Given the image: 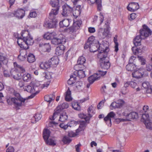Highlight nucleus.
Masks as SVG:
<instances>
[{"mask_svg":"<svg viewBox=\"0 0 152 152\" xmlns=\"http://www.w3.org/2000/svg\"><path fill=\"white\" fill-rule=\"evenodd\" d=\"M21 34V37L18 38L17 43L21 48L28 49V45H32L34 43L33 38L30 36L28 30L22 31Z\"/></svg>","mask_w":152,"mask_h":152,"instance_id":"f257e3e1","label":"nucleus"},{"mask_svg":"<svg viewBox=\"0 0 152 152\" xmlns=\"http://www.w3.org/2000/svg\"><path fill=\"white\" fill-rule=\"evenodd\" d=\"M151 31L149 28L145 25H144L142 30L140 31V35L137 36L134 40V44L135 46L141 45L142 39H144L151 35Z\"/></svg>","mask_w":152,"mask_h":152,"instance_id":"f03ea898","label":"nucleus"},{"mask_svg":"<svg viewBox=\"0 0 152 152\" xmlns=\"http://www.w3.org/2000/svg\"><path fill=\"white\" fill-rule=\"evenodd\" d=\"M14 94L15 97L11 98V101L14 106L16 108L23 106L26 99L22 98L18 93H15Z\"/></svg>","mask_w":152,"mask_h":152,"instance_id":"7ed1b4c3","label":"nucleus"},{"mask_svg":"<svg viewBox=\"0 0 152 152\" xmlns=\"http://www.w3.org/2000/svg\"><path fill=\"white\" fill-rule=\"evenodd\" d=\"M95 37L93 36L90 37L88 39L87 42L84 46L85 49L89 48L91 52H95L99 50L98 45H96L94 43Z\"/></svg>","mask_w":152,"mask_h":152,"instance_id":"20e7f679","label":"nucleus"},{"mask_svg":"<svg viewBox=\"0 0 152 152\" xmlns=\"http://www.w3.org/2000/svg\"><path fill=\"white\" fill-rule=\"evenodd\" d=\"M97 57L100 59V66L102 68L107 69L110 66L109 58L107 56H102L101 54L97 55Z\"/></svg>","mask_w":152,"mask_h":152,"instance_id":"39448f33","label":"nucleus"},{"mask_svg":"<svg viewBox=\"0 0 152 152\" xmlns=\"http://www.w3.org/2000/svg\"><path fill=\"white\" fill-rule=\"evenodd\" d=\"M98 45L99 46V53L98 55L101 54L102 56H107V53L109 51L108 46L107 42H103L101 44H99V42Z\"/></svg>","mask_w":152,"mask_h":152,"instance_id":"423d86ee","label":"nucleus"},{"mask_svg":"<svg viewBox=\"0 0 152 152\" xmlns=\"http://www.w3.org/2000/svg\"><path fill=\"white\" fill-rule=\"evenodd\" d=\"M69 107V105L67 103H63L61 105H58L57 107L56 110L54 113L53 116L50 119L51 120H53L56 117L57 115H59V113L64 109L67 108Z\"/></svg>","mask_w":152,"mask_h":152,"instance_id":"0eeeda50","label":"nucleus"},{"mask_svg":"<svg viewBox=\"0 0 152 152\" xmlns=\"http://www.w3.org/2000/svg\"><path fill=\"white\" fill-rule=\"evenodd\" d=\"M57 62V59H55V57H52L48 61L41 63L40 66L41 69H45L50 68L51 65L56 64Z\"/></svg>","mask_w":152,"mask_h":152,"instance_id":"6e6552de","label":"nucleus"},{"mask_svg":"<svg viewBox=\"0 0 152 152\" xmlns=\"http://www.w3.org/2000/svg\"><path fill=\"white\" fill-rule=\"evenodd\" d=\"M37 88V87L35 86H31L28 85L24 88V91H26L28 92L33 94L34 95L31 97L33 98L35 95L39 92V91L36 90Z\"/></svg>","mask_w":152,"mask_h":152,"instance_id":"1a4fd4ad","label":"nucleus"},{"mask_svg":"<svg viewBox=\"0 0 152 152\" xmlns=\"http://www.w3.org/2000/svg\"><path fill=\"white\" fill-rule=\"evenodd\" d=\"M63 12L62 15L65 17L67 16L71 12L72 8L67 4H65L62 6Z\"/></svg>","mask_w":152,"mask_h":152,"instance_id":"9d476101","label":"nucleus"},{"mask_svg":"<svg viewBox=\"0 0 152 152\" xmlns=\"http://www.w3.org/2000/svg\"><path fill=\"white\" fill-rule=\"evenodd\" d=\"M50 21H45L44 23V26L47 28H52L56 27L57 22L56 19H50Z\"/></svg>","mask_w":152,"mask_h":152,"instance_id":"9b49d317","label":"nucleus"},{"mask_svg":"<svg viewBox=\"0 0 152 152\" xmlns=\"http://www.w3.org/2000/svg\"><path fill=\"white\" fill-rule=\"evenodd\" d=\"M82 23V21L80 20L74 22L72 26L70 28V31L73 32L79 29L80 28Z\"/></svg>","mask_w":152,"mask_h":152,"instance_id":"f8f14e48","label":"nucleus"},{"mask_svg":"<svg viewBox=\"0 0 152 152\" xmlns=\"http://www.w3.org/2000/svg\"><path fill=\"white\" fill-rule=\"evenodd\" d=\"M86 59L85 57L81 56L80 57L77 61V64H76L74 67L75 69H76L78 68H82L84 66L83 65L86 62Z\"/></svg>","mask_w":152,"mask_h":152,"instance_id":"ddd939ff","label":"nucleus"},{"mask_svg":"<svg viewBox=\"0 0 152 152\" xmlns=\"http://www.w3.org/2000/svg\"><path fill=\"white\" fill-rule=\"evenodd\" d=\"M66 42L65 38L62 37L61 38L56 37L54 36V38L51 40V42L52 44L55 45H58L65 42Z\"/></svg>","mask_w":152,"mask_h":152,"instance_id":"4468645a","label":"nucleus"},{"mask_svg":"<svg viewBox=\"0 0 152 152\" xmlns=\"http://www.w3.org/2000/svg\"><path fill=\"white\" fill-rule=\"evenodd\" d=\"M139 8V5L137 3L132 2L127 7L128 10L131 12H134Z\"/></svg>","mask_w":152,"mask_h":152,"instance_id":"2eb2a0df","label":"nucleus"},{"mask_svg":"<svg viewBox=\"0 0 152 152\" xmlns=\"http://www.w3.org/2000/svg\"><path fill=\"white\" fill-rule=\"evenodd\" d=\"M59 8L58 7L57 8L54 7L51 10L49 13V18L50 19H56V16L58 14Z\"/></svg>","mask_w":152,"mask_h":152,"instance_id":"dca6fc26","label":"nucleus"},{"mask_svg":"<svg viewBox=\"0 0 152 152\" xmlns=\"http://www.w3.org/2000/svg\"><path fill=\"white\" fill-rule=\"evenodd\" d=\"M25 14V10L22 9L18 10L16 11L15 12L13 13L15 16L19 19H22L24 16Z\"/></svg>","mask_w":152,"mask_h":152,"instance_id":"f3484780","label":"nucleus"},{"mask_svg":"<svg viewBox=\"0 0 152 152\" xmlns=\"http://www.w3.org/2000/svg\"><path fill=\"white\" fill-rule=\"evenodd\" d=\"M110 23V20H107L104 26V28L103 29V37H106L108 35L109 32V28Z\"/></svg>","mask_w":152,"mask_h":152,"instance_id":"a211bd4d","label":"nucleus"},{"mask_svg":"<svg viewBox=\"0 0 152 152\" xmlns=\"http://www.w3.org/2000/svg\"><path fill=\"white\" fill-rule=\"evenodd\" d=\"M10 72L11 76L14 79L17 80L20 79L21 74L17 71L16 69L11 70Z\"/></svg>","mask_w":152,"mask_h":152,"instance_id":"6ab92c4d","label":"nucleus"},{"mask_svg":"<svg viewBox=\"0 0 152 152\" xmlns=\"http://www.w3.org/2000/svg\"><path fill=\"white\" fill-rule=\"evenodd\" d=\"M144 74L143 70L139 69L133 72L132 75L133 77L138 78L142 77Z\"/></svg>","mask_w":152,"mask_h":152,"instance_id":"aec40b11","label":"nucleus"},{"mask_svg":"<svg viewBox=\"0 0 152 152\" xmlns=\"http://www.w3.org/2000/svg\"><path fill=\"white\" fill-rule=\"evenodd\" d=\"M39 47L41 48L44 52H49L51 49V47L49 43H40Z\"/></svg>","mask_w":152,"mask_h":152,"instance_id":"412c9836","label":"nucleus"},{"mask_svg":"<svg viewBox=\"0 0 152 152\" xmlns=\"http://www.w3.org/2000/svg\"><path fill=\"white\" fill-rule=\"evenodd\" d=\"M81 5L76 6L75 9L73 11V15L76 18L79 16L81 12Z\"/></svg>","mask_w":152,"mask_h":152,"instance_id":"4be33fe9","label":"nucleus"},{"mask_svg":"<svg viewBox=\"0 0 152 152\" xmlns=\"http://www.w3.org/2000/svg\"><path fill=\"white\" fill-rule=\"evenodd\" d=\"M88 3L91 4L96 3L97 6L98 10H100L102 8V1L101 0H87Z\"/></svg>","mask_w":152,"mask_h":152,"instance_id":"5701e85b","label":"nucleus"},{"mask_svg":"<svg viewBox=\"0 0 152 152\" xmlns=\"http://www.w3.org/2000/svg\"><path fill=\"white\" fill-rule=\"evenodd\" d=\"M127 118H126V120L125 121H131V119H136L138 117L137 114L135 112H132L129 114L127 115Z\"/></svg>","mask_w":152,"mask_h":152,"instance_id":"b1692460","label":"nucleus"},{"mask_svg":"<svg viewBox=\"0 0 152 152\" xmlns=\"http://www.w3.org/2000/svg\"><path fill=\"white\" fill-rule=\"evenodd\" d=\"M71 21V19H67L63 20L62 21L60 22L59 23V24L60 27H68L69 26Z\"/></svg>","mask_w":152,"mask_h":152,"instance_id":"393cba45","label":"nucleus"},{"mask_svg":"<svg viewBox=\"0 0 152 152\" xmlns=\"http://www.w3.org/2000/svg\"><path fill=\"white\" fill-rule=\"evenodd\" d=\"M82 68H78L77 69H75L76 70L77 76L80 78H82L85 77V71L83 70V69Z\"/></svg>","mask_w":152,"mask_h":152,"instance_id":"a878e982","label":"nucleus"},{"mask_svg":"<svg viewBox=\"0 0 152 152\" xmlns=\"http://www.w3.org/2000/svg\"><path fill=\"white\" fill-rule=\"evenodd\" d=\"M56 139L54 137L50 138L46 140L45 142L48 145L54 146L56 145Z\"/></svg>","mask_w":152,"mask_h":152,"instance_id":"bb28decb","label":"nucleus"},{"mask_svg":"<svg viewBox=\"0 0 152 152\" xmlns=\"http://www.w3.org/2000/svg\"><path fill=\"white\" fill-rule=\"evenodd\" d=\"M56 35V33L54 32L51 33L48 32L44 35V38L47 40L51 39L52 40Z\"/></svg>","mask_w":152,"mask_h":152,"instance_id":"cd10ccee","label":"nucleus"},{"mask_svg":"<svg viewBox=\"0 0 152 152\" xmlns=\"http://www.w3.org/2000/svg\"><path fill=\"white\" fill-rule=\"evenodd\" d=\"M22 79L25 82H29L31 80V75L28 73H25L23 75Z\"/></svg>","mask_w":152,"mask_h":152,"instance_id":"c85d7f7f","label":"nucleus"},{"mask_svg":"<svg viewBox=\"0 0 152 152\" xmlns=\"http://www.w3.org/2000/svg\"><path fill=\"white\" fill-rule=\"evenodd\" d=\"M42 117V115L40 113H37L31 119V122L35 123L36 121L40 120Z\"/></svg>","mask_w":152,"mask_h":152,"instance_id":"c756f323","label":"nucleus"},{"mask_svg":"<svg viewBox=\"0 0 152 152\" xmlns=\"http://www.w3.org/2000/svg\"><path fill=\"white\" fill-rule=\"evenodd\" d=\"M60 115L59 121L61 122H64L66 121L68 118V116L66 113L65 112L61 114H59V115H57L56 117Z\"/></svg>","mask_w":152,"mask_h":152,"instance_id":"7c9ffc66","label":"nucleus"},{"mask_svg":"<svg viewBox=\"0 0 152 152\" xmlns=\"http://www.w3.org/2000/svg\"><path fill=\"white\" fill-rule=\"evenodd\" d=\"M65 100L66 101H70L72 100L71 91L69 88H68L65 94Z\"/></svg>","mask_w":152,"mask_h":152,"instance_id":"2f4dec72","label":"nucleus"},{"mask_svg":"<svg viewBox=\"0 0 152 152\" xmlns=\"http://www.w3.org/2000/svg\"><path fill=\"white\" fill-rule=\"evenodd\" d=\"M50 132L48 129H45L43 132V137L44 140H48L50 136Z\"/></svg>","mask_w":152,"mask_h":152,"instance_id":"473e14b6","label":"nucleus"},{"mask_svg":"<svg viewBox=\"0 0 152 152\" xmlns=\"http://www.w3.org/2000/svg\"><path fill=\"white\" fill-rule=\"evenodd\" d=\"M83 87L82 82L79 81L76 82L75 84V89L78 91H81L83 90Z\"/></svg>","mask_w":152,"mask_h":152,"instance_id":"72a5a7b5","label":"nucleus"},{"mask_svg":"<svg viewBox=\"0 0 152 152\" xmlns=\"http://www.w3.org/2000/svg\"><path fill=\"white\" fill-rule=\"evenodd\" d=\"M44 98L46 101L50 102L54 100L55 97L53 94H50V95L45 96Z\"/></svg>","mask_w":152,"mask_h":152,"instance_id":"f704fd0d","label":"nucleus"},{"mask_svg":"<svg viewBox=\"0 0 152 152\" xmlns=\"http://www.w3.org/2000/svg\"><path fill=\"white\" fill-rule=\"evenodd\" d=\"M27 60L30 63H33L35 61L34 55L32 53H29L27 57Z\"/></svg>","mask_w":152,"mask_h":152,"instance_id":"c9c22d12","label":"nucleus"},{"mask_svg":"<svg viewBox=\"0 0 152 152\" xmlns=\"http://www.w3.org/2000/svg\"><path fill=\"white\" fill-rule=\"evenodd\" d=\"M0 61L2 62L4 64H6L8 62L7 58L2 53H0Z\"/></svg>","mask_w":152,"mask_h":152,"instance_id":"e433bc0d","label":"nucleus"},{"mask_svg":"<svg viewBox=\"0 0 152 152\" xmlns=\"http://www.w3.org/2000/svg\"><path fill=\"white\" fill-rule=\"evenodd\" d=\"M135 68V66L133 63H129L126 66V69L128 71H133Z\"/></svg>","mask_w":152,"mask_h":152,"instance_id":"4c0bfd02","label":"nucleus"},{"mask_svg":"<svg viewBox=\"0 0 152 152\" xmlns=\"http://www.w3.org/2000/svg\"><path fill=\"white\" fill-rule=\"evenodd\" d=\"M97 80H98V79L96 77V75L95 74L88 78L89 82L91 83H93L95 81Z\"/></svg>","mask_w":152,"mask_h":152,"instance_id":"58836bf2","label":"nucleus"},{"mask_svg":"<svg viewBox=\"0 0 152 152\" xmlns=\"http://www.w3.org/2000/svg\"><path fill=\"white\" fill-rule=\"evenodd\" d=\"M50 3L52 7L55 8H57L58 7L59 8V1L58 0H51Z\"/></svg>","mask_w":152,"mask_h":152,"instance_id":"ea45409f","label":"nucleus"},{"mask_svg":"<svg viewBox=\"0 0 152 152\" xmlns=\"http://www.w3.org/2000/svg\"><path fill=\"white\" fill-rule=\"evenodd\" d=\"M76 80V75H71L68 81V83L69 85L75 83Z\"/></svg>","mask_w":152,"mask_h":152,"instance_id":"a19ab883","label":"nucleus"},{"mask_svg":"<svg viewBox=\"0 0 152 152\" xmlns=\"http://www.w3.org/2000/svg\"><path fill=\"white\" fill-rule=\"evenodd\" d=\"M52 73L49 72H43L42 75V77H45V79L48 80H50L51 78Z\"/></svg>","mask_w":152,"mask_h":152,"instance_id":"79ce46f5","label":"nucleus"},{"mask_svg":"<svg viewBox=\"0 0 152 152\" xmlns=\"http://www.w3.org/2000/svg\"><path fill=\"white\" fill-rule=\"evenodd\" d=\"M106 73V71H103L101 70H99L96 73H95V74L96 75V77L98 80H99L101 76H103L105 75Z\"/></svg>","mask_w":152,"mask_h":152,"instance_id":"37998d69","label":"nucleus"},{"mask_svg":"<svg viewBox=\"0 0 152 152\" xmlns=\"http://www.w3.org/2000/svg\"><path fill=\"white\" fill-rule=\"evenodd\" d=\"M144 124L147 129L152 130V122L151 121H146L144 122Z\"/></svg>","mask_w":152,"mask_h":152,"instance_id":"c03bdc74","label":"nucleus"},{"mask_svg":"<svg viewBox=\"0 0 152 152\" xmlns=\"http://www.w3.org/2000/svg\"><path fill=\"white\" fill-rule=\"evenodd\" d=\"M15 66L17 68V69H19L20 71L22 73H23L26 72V71L24 68L22 66L18 64L16 62H14V63Z\"/></svg>","mask_w":152,"mask_h":152,"instance_id":"a18cd8bd","label":"nucleus"},{"mask_svg":"<svg viewBox=\"0 0 152 152\" xmlns=\"http://www.w3.org/2000/svg\"><path fill=\"white\" fill-rule=\"evenodd\" d=\"M117 37L118 36L117 35H116L115 36L114 38V41L115 43V50L116 52H117L118 50V44L117 42Z\"/></svg>","mask_w":152,"mask_h":152,"instance_id":"49530a36","label":"nucleus"},{"mask_svg":"<svg viewBox=\"0 0 152 152\" xmlns=\"http://www.w3.org/2000/svg\"><path fill=\"white\" fill-rule=\"evenodd\" d=\"M78 115L80 118L84 119L86 121L89 120L90 118L89 116L87 115L84 114H80Z\"/></svg>","mask_w":152,"mask_h":152,"instance_id":"de8ad7c7","label":"nucleus"},{"mask_svg":"<svg viewBox=\"0 0 152 152\" xmlns=\"http://www.w3.org/2000/svg\"><path fill=\"white\" fill-rule=\"evenodd\" d=\"M104 119L108 126H111V119L109 118L107 115L104 118Z\"/></svg>","mask_w":152,"mask_h":152,"instance_id":"09e8293b","label":"nucleus"},{"mask_svg":"<svg viewBox=\"0 0 152 152\" xmlns=\"http://www.w3.org/2000/svg\"><path fill=\"white\" fill-rule=\"evenodd\" d=\"M72 107L76 110H79L80 109V106L78 102H73L72 104Z\"/></svg>","mask_w":152,"mask_h":152,"instance_id":"8fccbe9b","label":"nucleus"},{"mask_svg":"<svg viewBox=\"0 0 152 152\" xmlns=\"http://www.w3.org/2000/svg\"><path fill=\"white\" fill-rule=\"evenodd\" d=\"M117 108H119V105H118L116 102H113L110 105V108L111 110H113V109Z\"/></svg>","mask_w":152,"mask_h":152,"instance_id":"3c124183","label":"nucleus"},{"mask_svg":"<svg viewBox=\"0 0 152 152\" xmlns=\"http://www.w3.org/2000/svg\"><path fill=\"white\" fill-rule=\"evenodd\" d=\"M103 29L102 28H100L98 30V36L101 39H104L105 37H103Z\"/></svg>","mask_w":152,"mask_h":152,"instance_id":"603ef678","label":"nucleus"},{"mask_svg":"<svg viewBox=\"0 0 152 152\" xmlns=\"http://www.w3.org/2000/svg\"><path fill=\"white\" fill-rule=\"evenodd\" d=\"M142 118L144 120V122L146 121L149 120V115L148 114L146 113H145L144 114H142Z\"/></svg>","mask_w":152,"mask_h":152,"instance_id":"864d4df0","label":"nucleus"},{"mask_svg":"<svg viewBox=\"0 0 152 152\" xmlns=\"http://www.w3.org/2000/svg\"><path fill=\"white\" fill-rule=\"evenodd\" d=\"M93 108V107L92 106H91L89 107L88 110V115L89 116L90 118H91L92 117V115L91 113H93V111H91L92 110Z\"/></svg>","mask_w":152,"mask_h":152,"instance_id":"5fc2aeb1","label":"nucleus"},{"mask_svg":"<svg viewBox=\"0 0 152 152\" xmlns=\"http://www.w3.org/2000/svg\"><path fill=\"white\" fill-rule=\"evenodd\" d=\"M63 141L65 144L69 143H70L71 140L69 137H64L63 139Z\"/></svg>","mask_w":152,"mask_h":152,"instance_id":"6e6d98bb","label":"nucleus"},{"mask_svg":"<svg viewBox=\"0 0 152 152\" xmlns=\"http://www.w3.org/2000/svg\"><path fill=\"white\" fill-rule=\"evenodd\" d=\"M85 121H81L80 122V125L79 127L83 130L84 127L86 126V122Z\"/></svg>","mask_w":152,"mask_h":152,"instance_id":"4d7b16f0","label":"nucleus"},{"mask_svg":"<svg viewBox=\"0 0 152 152\" xmlns=\"http://www.w3.org/2000/svg\"><path fill=\"white\" fill-rule=\"evenodd\" d=\"M59 48H58L57 47L56 48V49L55 54L58 56L61 55L64 53L60 50Z\"/></svg>","mask_w":152,"mask_h":152,"instance_id":"13d9d810","label":"nucleus"},{"mask_svg":"<svg viewBox=\"0 0 152 152\" xmlns=\"http://www.w3.org/2000/svg\"><path fill=\"white\" fill-rule=\"evenodd\" d=\"M23 49L24 50H20L19 55L22 56H23L26 57V58L27 56H26V49Z\"/></svg>","mask_w":152,"mask_h":152,"instance_id":"bf43d9fd","label":"nucleus"},{"mask_svg":"<svg viewBox=\"0 0 152 152\" xmlns=\"http://www.w3.org/2000/svg\"><path fill=\"white\" fill-rule=\"evenodd\" d=\"M142 86L145 88L147 89V88L150 87L151 86L150 85L149 83L148 82H144L142 84Z\"/></svg>","mask_w":152,"mask_h":152,"instance_id":"052dcab7","label":"nucleus"},{"mask_svg":"<svg viewBox=\"0 0 152 152\" xmlns=\"http://www.w3.org/2000/svg\"><path fill=\"white\" fill-rule=\"evenodd\" d=\"M118 105H119V108H121L124 104V102L122 99H119L116 102Z\"/></svg>","mask_w":152,"mask_h":152,"instance_id":"680f3d73","label":"nucleus"},{"mask_svg":"<svg viewBox=\"0 0 152 152\" xmlns=\"http://www.w3.org/2000/svg\"><path fill=\"white\" fill-rule=\"evenodd\" d=\"M76 122L74 121H70V122H69L67 124V126L68 127H71L74 126V125H76Z\"/></svg>","mask_w":152,"mask_h":152,"instance_id":"e2e57ef3","label":"nucleus"},{"mask_svg":"<svg viewBox=\"0 0 152 152\" xmlns=\"http://www.w3.org/2000/svg\"><path fill=\"white\" fill-rule=\"evenodd\" d=\"M72 1L74 5L76 6L80 5L79 4L82 2L81 0H72Z\"/></svg>","mask_w":152,"mask_h":152,"instance_id":"0e129e2a","label":"nucleus"},{"mask_svg":"<svg viewBox=\"0 0 152 152\" xmlns=\"http://www.w3.org/2000/svg\"><path fill=\"white\" fill-rule=\"evenodd\" d=\"M107 115H108V116L109 117V118H114L116 115L113 112H111L109 113Z\"/></svg>","mask_w":152,"mask_h":152,"instance_id":"69168bd1","label":"nucleus"},{"mask_svg":"<svg viewBox=\"0 0 152 152\" xmlns=\"http://www.w3.org/2000/svg\"><path fill=\"white\" fill-rule=\"evenodd\" d=\"M146 69L148 71L152 72V64H147L146 67Z\"/></svg>","mask_w":152,"mask_h":152,"instance_id":"338daca9","label":"nucleus"},{"mask_svg":"<svg viewBox=\"0 0 152 152\" xmlns=\"http://www.w3.org/2000/svg\"><path fill=\"white\" fill-rule=\"evenodd\" d=\"M14 148L11 146H9L6 150V152H14Z\"/></svg>","mask_w":152,"mask_h":152,"instance_id":"774afa93","label":"nucleus"}]
</instances>
